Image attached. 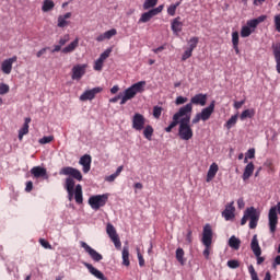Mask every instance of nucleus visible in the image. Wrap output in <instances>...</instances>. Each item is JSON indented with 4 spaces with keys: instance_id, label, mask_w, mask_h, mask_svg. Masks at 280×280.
Returning <instances> with one entry per match:
<instances>
[{
    "instance_id": "13",
    "label": "nucleus",
    "mask_w": 280,
    "mask_h": 280,
    "mask_svg": "<svg viewBox=\"0 0 280 280\" xmlns=\"http://www.w3.org/2000/svg\"><path fill=\"white\" fill-rule=\"evenodd\" d=\"M132 128L141 132L145 128V117L139 113L135 114L132 117Z\"/></svg>"
},
{
    "instance_id": "6",
    "label": "nucleus",
    "mask_w": 280,
    "mask_h": 280,
    "mask_svg": "<svg viewBox=\"0 0 280 280\" xmlns=\"http://www.w3.org/2000/svg\"><path fill=\"white\" fill-rule=\"evenodd\" d=\"M215 112V101H211L208 107L201 109L200 113H197L191 120L192 125L200 124V121H209L211 115Z\"/></svg>"
},
{
    "instance_id": "15",
    "label": "nucleus",
    "mask_w": 280,
    "mask_h": 280,
    "mask_svg": "<svg viewBox=\"0 0 280 280\" xmlns=\"http://www.w3.org/2000/svg\"><path fill=\"white\" fill-rule=\"evenodd\" d=\"M198 47V37H191L189 39V47L184 51L182 56V60L185 62V60H189L191 58L194 50Z\"/></svg>"
},
{
    "instance_id": "14",
    "label": "nucleus",
    "mask_w": 280,
    "mask_h": 280,
    "mask_svg": "<svg viewBox=\"0 0 280 280\" xmlns=\"http://www.w3.org/2000/svg\"><path fill=\"white\" fill-rule=\"evenodd\" d=\"M110 54H113V48H107L101 54L100 58L94 62V71H102L104 69V61L110 57Z\"/></svg>"
},
{
    "instance_id": "5",
    "label": "nucleus",
    "mask_w": 280,
    "mask_h": 280,
    "mask_svg": "<svg viewBox=\"0 0 280 280\" xmlns=\"http://www.w3.org/2000/svg\"><path fill=\"white\" fill-rule=\"evenodd\" d=\"M201 242L205 246L203 257L209 259V255H211V244L213 243V230L210 224L203 226Z\"/></svg>"
},
{
    "instance_id": "36",
    "label": "nucleus",
    "mask_w": 280,
    "mask_h": 280,
    "mask_svg": "<svg viewBox=\"0 0 280 280\" xmlns=\"http://www.w3.org/2000/svg\"><path fill=\"white\" fill-rule=\"evenodd\" d=\"M122 266H130V252L126 246L122 248Z\"/></svg>"
},
{
    "instance_id": "10",
    "label": "nucleus",
    "mask_w": 280,
    "mask_h": 280,
    "mask_svg": "<svg viewBox=\"0 0 280 280\" xmlns=\"http://www.w3.org/2000/svg\"><path fill=\"white\" fill-rule=\"evenodd\" d=\"M163 8L164 5L162 4L149 10L148 12L142 13L138 23H149V21H152L154 16H158V14H161V12H163Z\"/></svg>"
},
{
    "instance_id": "60",
    "label": "nucleus",
    "mask_w": 280,
    "mask_h": 280,
    "mask_svg": "<svg viewBox=\"0 0 280 280\" xmlns=\"http://www.w3.org/2000/svg\"><path fill=\"white\" fill-rule=\"evenodd\" d=\"M243 104H246V101H245V100H243V101H237V102L234 103V108H235L236 110H240V108H242V105H243Z\"/></svg>"
},
{
    "instance_id": "57",
    "label": "nucleus",
    "mask_w": 280,
    "mask_h": 280,
    "mask_svg": "<svg viewBox=\"0 0 280 280\" xmlns=\"http://www.w3.org/2000/svg\"><path fill=\"white\" fill-rule=\"evenodd\" d=\"M48 49L49 47L42 48L39 51H37L36 57L42 58L43 56H45V54H47Z\"/></svg>"
},
{
    "instance_id": "19",
    "label": "nucleus",
    "mask_w": 280,
    "mask_h": 280,
    "mask_svg": "<svg viewBox=\"0 0 280 280\" xmlns=\"http://www.w3.org/2000/svg\"><path fill=\"white\" fill-rule=\"evenodd\" d=\"M207 94L199 93L190 98V104L191 106H207Z\"/></svg>"
},
{
    "instance_id": "2",
    "label": "nucleus",
    "mask_w": 280,
    "mask_h": 280,
    "mask_svg": "<svg viewBox=\"0 0 280 280\" xmlns=\"http://www.w3.org/2000/svg\"><path fill=\"white\" fill-rule=\"evenodd\" d=\"M145 91V81H139L128 89L125 90L124 96L121 97L120 101V106H124L128 101L135 100L137 97L138 93H143Z\"/></svg>"
},
{
    "instance_id": "59",
    "label": "nucleus",
    "mask_w": 280,
    "mask_h": 280,
    "mask_svg": "<svg viewBox=\"0 0 280 280\" xmlns=\"http://www.w3.org/2000/svg\"><path fill=\"white\" fill-rule=\"evenodd\" d=\"M138 261H139V266L141 267L145 266V259H143V255H141L140 252H138Z\"/></svg>"
},
{
    "instance_id": "38",
    "label": "nucleus",
    "mask_w": 280,
    "mask_h": 280,
    "mask_svg": "<svg viewBox=\"0 0 280 280\" xmlns=\"http://www.w3.org/2000/svg\"><path fill=\"white\" fill-rule=\"evenodd\" d=\"M55 3L52 0H45L42 7L43 12H50V10H54Z\"/></svg>"
},
{
    "instance_id": "26",
    "label": "nucleus",
    "mask_w": 280,
    "mask_h": 280,
    "mask_svg": "<svg viewBox=\"0 0 280 280\" xmlns=\"http://www.w3.org/2000/svg\"><path fill=\"white\" fill-rule=\"evenodd\" d=\"M250 248L256 257H261V247L259 246L257 234H255L252 238Z\"/></svg>"
},
{
    "instance_id": "63",
    "label": "nucleus",
    "mask_w": 280,
    "mask_h": 280,
    "mask_svg": "<svg viewBox=\"0 0 280 280\" xmlns=\"http://www.w3.org/2000/svg\"><path fill=\"white\" fill-rule=\"evenodd\" d=\"M191 235H192L191 230H188L187 235H186V242H188V244H191V242H192Z\"/></svg>"
},
{
    "instance_id": "42",
    "label": "nucleus",
    "mask_w": 280,
    "mask_h": 280,
    "mask_svg": "<svg viewBox=\"0 0 280 280\" xmlns=\"http://www.w3.org/2000/svg\"><path fill=\"white\" fill-rule=\"evenodd\" d=\"M235 124H237V114L233 115L226 122H225V127L228 130H231V128H233V126H235Z\"/></svg>"
},
{
    "instance_id": "29",
    "label": "nucleus",
    "mask_w": 280,
    "mask_h": 280,
    "mask_svg": "<svg viewBox=\"0 0 280 280\" xmlns=\"http://www.w3.org/2000/svg\"><path fill=\"white\" fill-rule=\"evenodd\" d=\"M80 45V38H75L73 42H71L68 46L62 48V54H72V51H75Z\"/></svg>"
},
{
    "instance_id": "52",
    "label": "nucleus",
    "mask_w": 280,
    "mask_h": 280,
    "mask_svg": "<svg viewBox=\"0 0 280 280\" xmlns=\"http://www.w3.org/2000/svg\"><path fill=\"white\" fill-rule=\"evenodd\" d=\"M110 240L114 243L115 248L120 250L121 249V241L119 240V236H114V238H110Z\"/></svg>"
},
{
    "instance_id": "16",
    "label": "nucleus",
    "mask_w": 280,
    "mask_h": 280,
    "mask_svg": "<svg viewBox=\"0 0 280 280\" xmlns=\"http://www.w3.org/2000/svg\"><path fill=\"white\" fill-rule=\"evenodd\" d=\"M104 91L103 88H94L92 90H86L83 94H81L80 96V101L81 102H89L91 100H95V95H97L98 93H102Z\"/></svg>"
},
{
    "instance_id": "12",
    "label": "nucleus",
    "mask_w": 280,
    "mask_h": 280,
    "mask_svg": "<svg viewBox=\"0 0 280 280\" xmlns=\"http://www.w3.org/2000/svg\"><path fill=\"white\" fill-rule=\"evenodd\" d=\"M191 113H194V106L188 103L185 106L180 107L177 113H175L173 116H175V119H184V117H189V121H191Z\"/></svg>"
},
{
    "instance_id": "50",
    "label": "nucleus",
    "mask_w": 280,
    "mask_h": 280,
    "mask_svg": "<svg viewBox=\"0 0 280 280\" xmlns=\"http://www.w3.org/2000/svg\"><path fill=\"white\" fill-rule=\"evenodd\" d=\"M232 45H240V33L237 31L232 33Z\"/></svg>"
},
{
    "instance_id": "49",
    "label": "nucleus",
    "mask_w": 280,
    "mask_h": 280,
    "mask_svg": "<svg viewBox=\"0 0 280 280\" xmlns=\"http://www.w3.org/2000/svg\"><path fill=\"white\" fill-rule=\"evenodd\" d=\"M188 101H189V98H187L185 96H177L175 100V104H176V106H180L183 104H187Z\"/></svg>"
},
{
    "instance_id": "28",
    "label": "nucleus",
    "mask_w": 280,
    "mask_h": 280,
    "mask_svg": "<svg viewBox=\"0 0 280 280\" xmlns=\"http://www.w3.org/2000/svg\"><path fill=\"white\" fill-rule=\"evenodd\" d=\"M255 172V164L253 162H249L246 166L245 170L243 172V180L246 182L248 180V178H250V176H253V173Z\"/></svg>"
},
{
    "instance_id": "58",
    "label": "nucleus",
    "mask_w": 280,
    "mask_h": 280,
    "mask_svg": "<svg viewBox=\"0 0 280 280\" xmlns=\"http://www.w3.org/2000/svg\"><path fill=\"white\" fill-rule=\"evenodd\" d=\"M117 176H118V175H116V173H114V174H112V175L105 177V180H106L107 183H115V179L117 178Z\"/></svg>"
},
{
    "instance_id": "9",
    "label": "nucleus",
    "mask_w": 280,
    "mask_h": 280,
    "mask_svg": "<svg viewBox=\"0 0 280 280\" xmlns=\"http://www.w3.org/2000/svg\"><path fill=\"white\" fill-rule=\"evenodd\" d=\"M60 176H69L72 180H78L81 183L82 180V172L73 166H65L59 171Z\"/></svg>"
},
{
    "instance_id": "40",
    "label": "nucleus",
    "mask_w": 280,
    "mask_h": 280,
    "mask_svg": "<svg viewBox=\"0 0 280 280\" xmlns=\"http://www.w3.org/2000/svg\"><path fill=\"white\" fill-rule=\"evenodd\" d=\"M178 125L180 126V120L176 116H173V121L165 128V132H172Z\"/></svg>"
},
{
    "instance_id": "22",
    "label": "nucleus",
    "mask_w": 280,
    "mask_h": 280,
    "mask_svg": "<svg viewBox=\"0 0 280 280\" xmlns=\"http://www.w3.org/2000/svg\"><path fill=\"white\" fill-rule=\"evenodd\" d=\"M83 266H85V268H88L89 272L92 273L93 277H95L96 279L108 280V278H106V276H104V273H102V271H100L97 268L93 267V265H91L89 262H83Z\"/></svg>"
},
{
    "instance_id": "27",
    "label": "nucleus",
    "mask_w": 280,
    "mask_h": 280,
    "mask_svg": "<svg viewBox=\"0 0 280 280\" xmlns=\"http://www.w3.org/2000/svg\"><path fill=\"white\" fill-rule=\"evenodd\" d=\"M220 170V167L218 166V164L212 163L208 170L207 173V183H211V180H213L215 178V174H218V171Z\"/></svg>"
},
{
    "instance_id": "21",
    "label": "nucleus",
    "mask_w": 280,
    "mask_h": 280,
    "mask_svg": "<svg viewBox=\"0 0 280 280\" xmlns=\"http://www.w3.org/2000/svg\"><path fill=\"white\" fill-rule=\"evenodd\" d=\"M235 205L234 201L230 202L226 205L225 210L222 212V217L229 221V220H233V218H235Z\"/></svg>"
},
{
    "instance_id": "4",
    "label": "nucleus",
    "mask_w": 280,
    "mask_h": 280,
    "mask_svg": "<svg viewBox=\"0 0 280 280\" xmlns=\"http://www.w3.org/2000/svg\"><path fill=\"white\" fill-rule=\"evenodd\" d=\"M259 215L260 213L256 210L255 207L246 208L241 220V226H244L249 220V229H257V224L259 223Z\"/></svg>"
},
{
    "instance_id": "61",
    "label": "nucleus",
    "mask_w": 280,
    "mask_h": 280,
    "mask_svg": "<svg viewBox=\"0 0 280 280\" xmlns=\"http://www.w3.org/2000/svg\"><path fill=\"white\" fill-rule=\"evenodd\" d=\"M32 189H34V183L30 180L26 183L25 191L30 192Z\"/></svg>"
},
{
    "instance_id": "62",
    "label": "nucleus",
    "mask_w": 280,
    "mask_h": 280,
    "mask_svg": "<svg viewBox=\"0 0 280 280\" xmlns=\"http://www.w3.org/2000/svg\"><path fill=\"white\" fill-rule=\"evenodd\" d=\"M248 159H255V149H249L246 153Z\"/></svg>"
},
{
    "instance_id": "31",
    "label": "nucleus",
    "mask_w": 280,
    "mask_h": 280,
    "mask_svg": "<svg viewBox=\"0 0 280 280\" xmlns=\"http://www.w3.org/2000/svg\"><path fill=\"white\" fill-rule=\"evenodd\" d=\"M267 19H268L267 15H260L256 19L247 21V26L249 28L252 27V30H255V28H257V25H259V23H264V21H266Z\"/></svg>"
},
{
    "instance_id": "53",
    "label": "nucleus",
    "mask_w": 280,
    "mask_h": 280,
    "mask_svg": "<svg viewBox=\"0 0 280 280\" xmlns=\"http://www.w3.org/2000/svg\"><path fill=\"white\" fill-rule=\"evenodd\" d=\"M110 240L114 243L115 248L120 250L121 249V241L119 240V236H114V238H110Z\"/></svg>"
},
{
    "instance_id": "18",
    "label": "nucleus",
    "mask_w": 280,
    "mask_h": 280,
    "mask_svg": "<svg viewBox=\"0 0 280 280\" xmlns=\"http://www.w3.org/2000/svg\"><path fill=\"white\" fill-rule=\"evenodd\" d=\"M271 50H272L275 62H276L277 73H280V40L275 42L271 45Z\"/></svg>"
},
{
    "instance_id": "30",
    "label": "nucleus",
    "mask_w": 280,
    "mask_h": 280,
    "mask_svg": "<svg viewBox=\"0 0 280 280\" xmlns=\"http://www.w3.org/2000/svg\"><path fill=\"white\" fill-rule=\"evenodd\" d=\"M171 30L174 34H178L183 32V22H180V16H177L173 20L171 24Z\"/></svg>"
},
{
    "instance_id": "35",
    "label": "nucleus",
    "mask_w": 280,
    "mask_h": 280,
    "mask_svg": "<svg viewBox=\"0 0 280 280\" xmlns=\"http://www.w3.org/2000/svg\"><path fill=\"white\" fill-rule=\"evenodd\" d=\"M255 117V109H245L242 112L240 119L241 121H244V119H253Z\"/></svg>"
},
{
    "instance_id": "17",
    "label": "nucleus",
    "mask_w": 280,
    "mask_h": 280,
    "mask_svg": "<svg viewBox=\"0 0 280 280\" xmlns=\"http://www.w3.org/2000/svg\"><path fill=\"white\" fill-rule=\"evenodd\" d=\"M16 60H19V57L16 56L5 59L1 65L2 73H5V75H10L12 73V65H14Z\"/></svg>"
},
{
    "instance_id": "47",
    "label": "nucleus",
    "mask_w": 280,
    "mask_h": 280,
    "mask_svg": "<svg viewBox=\"0 0 280 280\" xmlns=\"http://www.w3.org/2000/svg\"><path fill=\"white\" fill-rule=\"evenodd\" d=\"M51 141H54V136H45V137H43L42 139H39V143L42 144V145H45V144H47V143H51Z\"/></svg>"
},
{
    "instance_id": "43",
    "label": "nucleus",
    "mask_w": 280,
    "mask_h": 280,
    "mask_svg": "<svg viewBox=\"0 0 280 280\" xmlns=\"http://www.w3.org/2000/svg\"><path fill=\"white\" fill-rule=\"evenodd\" d=\"M178 5H180V2H176L175 4H171L167 8V14L170 16H176V10H177Z\"/></svg>"
},
{
    "instance_id": "24",
    "label": "nucleus",
    "mask_w": 280,
    "mask_h": 280,
    "mask_svg": "<svg viewBox=\"0 0 280 280\" xmlns=\"http://www.w3.org/2000/svg\"><path fill=\"white\" fill-rule=\"evenodd\" d=\"M31 174L35 177V178H49V176H47V168L42 167V166H35L31 170Z\"/></svg>"
},
{
    "instance_id": "41",
    "label": "nucleus",
    "mask_w": 280,
    "mask_h": 280,
    "mask_svg": "<svg viewBox=\"0 0 280 280\" xmlns=\"http://www.w3.org/2000/svg\"><path fill=\"white\" fill-rule=\"evenodd\" d=\"M159 3V0H144L143 10H152Z\"/></svg>"
},
{
    "instance_id": "1",
    "label": "nucleus",
    "mask_w": 280,
    "mask_h": 280,
    "mask_svg": "<svg viewBox=\"0 0 280 280\" xmlns=\"http://www.w3.org/2000/svg\"><path fill=\"white\" fill-rule=\"evenodd\" d=\"M65 189L67 190L69 202L73 200V196L77 205H82V202H84V197L82 195V185L78 184L75 186V180L73 178H66Z\"/></svg>"
},
{
    "instance_id": "8",
    "label": "nucleus",
    "mask_w": 280,
    "mask_h": 280,
    "mask_svg": "<svg viewBox=\"0 0 280 280\" xmlns=\"http://www.w3.org/2000/svg\"><path fill=\"white\" fill-rule=\"evenodd\" d=\"M88 202L91 209L98 211L102 207H106V203L108 202V194L91 196Z\"/></svg>"
},
{
    "instance_id": "39",
    "label": "nucleus",
    "mask_w": 280,
    "mask_h": 280,
    "mask_svg": "<svg viewBox=\"0 0 280 280\" xmlns=\"http://www.w3.org/2000/svg\"><path fill=\"white\" fill-rule=\"evenodd\" d=\"M144 137L148 141H152V135H154V128L151 125H148L143 130Z\"/></svg>"
},
{
    "instance_id": "48",
    "label": "nucleus",
    "mask_w": 280,
    "mask_h": 280,
    "mask_svg": "<svg viewBox=\"0 0 280 280\" xmlns=\"http://www.w3.org/2000/svg\"><path fill=\"white\" fill-rule=\"evenodd\" d=\"M8 93H10V85L0 83V95H5Z\"/></svg>"
},
{
    "instance_id": "44",
    "label": "nucleus",
    "mask_w": 280,
    "mask_h": 280,
    "mask_svg": "<svg viewBox=\"0 0 280 280\" xmlns=\"http://www.w3.org/2000/svg\"><path fill=\"white\" fill-rule=\"evenodd\" d=\"M253 34V30H250V26H243L241 30V36L242 38H248Z\"/></svg>"
},
{
    "instance_id": "3",
    "label": "nucleus",
    "mask_w": 280,
    "mask_h": 280,
    "mask_svg": "<svg viewBox=\"0 0 280 280\" xmlns=\"http://www.w3.org/2000/svg\"><path fill=\"white\" fill-rule=\"evenodd\" d=\"M178 137L182 141H189L190 139H194V129H191V120H189V116L180 118Z\"/></svg>"
},
{
    "instance_id": "37",
    "label": "nucleus",
    "mask_w": 280,
    "mask_h": 280,
    "mask_svg": "<svg viewBox=\"0 0 280 280\" xmlns=\"http://www.w3.org/2000/svg\"><path fill=\"white\" fill-rule=\"evenodd\" d=\"M106 233H107V235H108V237H109L110 240H113L114 237L119 236V235L117 234V230L115 229V225H114V224H110V223H108L107 226H106Z\"/></svg>"
},
{
    "instance_id": "56",
    "label": "nucleus",
    "mask_w": 280,
    "mask_h": 280,
    "mask_svg": "<svg viewBox=\"0 0 280 280\" xmlns=\"http://www.w3.org/2000/svg\"><path fill=\"white\" fill-rule=\"evenodd\" d=\"M273 22H275L276 30L280 32V14L275 15Z\"/></svg>"
},
{
    "instance_id": "45",
    "label": "nucleus",
    "mask_w": 280,
    "mask_h": 280,
    "mask_svg": "<svg viewBox=\"0 0 280 280\" xmlns=\"http://www.w3.org/2000/svg\"><path fill=\"white\" fill-rule=\"evenodd\" d=\"M104 36H105L106 40H110V38H113V36H117V30L112 28V30L105 32Z\"/></svg>"
},
{
    "instance_id": "51",
    "label": "nucleus",
    "mask_w": 280,
    "mask_h": 280,
    "mask_svg": "<svg viewBox=\"0 0 280 280\" xmlns=\"http://www.w3.org/2000/svg\"><path fill=\"white\" fill-rule=\"evenodd\" d=\"M70 39L71 36L69 34H66L59 39V45L63 47V45H67V43H69Z\"/></svg>"
},
{
    "instance_id": "34",
    "label": "nucleus",
    "mask_w": 280,
    "mask_h": 280,
    "mask_svg": "<svg viewBox=\"0 0 280 280\" xmlns=\"http://www.w3.org/2000/svg\"><path fill=\"white\" fill-rule=\"evenodd\" d=\"M242 244V241L235 236H231L229 240V246L230 248H233L234 250H240V246Z\"/></svg>"
},
{
    "instance_id": "55",
    "label": "nucleus",
    "mask_w": 280,
    "mask_h": 280,
    "mask_svg": "<svg viewBox=\"0 0 280 280\" xmlns=\"http://www.w3.org/2000/svg\"><path fill=\"white\" fill-rule=\"evenodd\" d=\"M39 244L43 246V248H47L50 250L51 244H49L45 238H39Z\"/></svg>"
},
{
    "instance_id": "25",
    "label": "nucleus",
    "mask_w": 280,
    "mask_h": 280,
    "mask_svg": "<svg viewBox=\"0 0 280 280\" xmlns=\"http://www.w3.org/2000/svg\"><path fill=\"white\" fill-rule=\"evenodd\" d=\"M30 124H32V118L26 117L24 119V124L22 126V128L19 130V140L23 141V137H25V135H27L30 132Z\"/></svg>"
},
{
    "instance_id": "64",
    "label": "nucleus",
    "mask_w": 280,
    "mask_h": 280,
    "mask_svg": "<svg viewBox=\"0 0 280 280\" xmlns=\"http://www.w3.org/2000/svg\"><path fill=\"white\" fill-rule=\"evenodd\" d=\"M265 167H268L272 172V160H266L264 163Z\"/></svg>"
},
{
    "instance_id": "33",
    "label": "nucleus",
    "mask_w": 280,
    "mask_h": 280,
    "mask_svg": "<svg viewBox=\"0 0 280 280\" xmlns=\"http://www.w3.org/2000/svg\"><path fill=\"white\" fill-rule=\"evenodd\" d=\"M175 257L180 266H185L187 262V259L185 258V250L180 247L176 249Z\"/></svg>"
},
{
    "instance_id": "32",
    "label": "nucleus",
    "mask_w": 280,
    "mask_h": 280,
    "mask_svg": "<svg viewBox=\"0 0 280 280\" xmlns=\"http://www.w3.org/2000/svg\"><path fill=\"white\" fill-rule=\"evenodd\" d=\"M67 19H71V12H68L63 15H59L58 20H57V26L59 27H68L69 25V21H67Z\"/></svg>"
},
{
    "instance_id": "7",
    "label": "nucleus",
    "mask_w": 280,
    "mask_h": 280,
    "mask_svg": "<svg viewBox=\"0 0 280 280\" xmlns=\"http://www.w3.org/2000/svg\"><path fill=\"white\" fill-rule=\"evenodd\" d=\"M277 213L280 215V201L277 206L271 207L268 212V226L271 235L277 233V225L279 224V215Z\"/></svg>"
},
{
    "instance_id": "54",
    "label": "nucleus",
    "mask_w": 280,
    "mask_h": 280,
    "mask_svg": "<svg viewBox=\"0 0 280 280\" xmlns=\"http://www.w3.org/2000/svg\"><path fill=\"white\" fill-rule=\"evenodd\" d=\"M228 266H229V268H232V269L240 268V261L238 260H229Z\"/></svg>"
},
{
    "instance_id": "20",
    "label": "nucleus",
    "mask_w": 280,
    "mask_h": 280,
    "mask_svg": "<svg viewBox=\"0 0 280 280\" xmlns=\"http://www.w3.org/2000/svg\"><path fill=\"white\" fill-rule=\"evenodd\" d=\"M86 73V65H77L72 68V80H82Z\"/></svg>"
},
{
    "instance_id": "46",
    "label": "nucleus",
    "mask_w": 280,
    "mask_h": 280,
    "mask_svg": "<svg viewBox=\"0 0 280 280\" xmlns=\"http://www.w3.org/2000/svg\"><path fill=\"white\" fill-rule=\"evenodd\" d=\"M162 113H163V107H159V106L153 107V117L155 119H160Z\"/></svg>"
},
{
    "instance_id": "23",
    "label": "nucleus",
    "mask_w": 280,
    "mask_h": 280,
    "mask_svg": "<svg viewBox=\"0 0 280 280\" xmlns=\"http://www.w3.org/2000/svg\"><path fill=\"white\" fill-rule=\"evenodd\" d=\"M91 162H92V159H91V155L89 154H85L80 158L79 165H82L83 174H89V172H91Z\"/></svg>"
},
{
    "instance_id": "11",
    "label": "nucleus",
    "mask_w": 280,
    "mask_h": 280,
    "mask_svg": "<svg viewBox=\"0 0 280 280\" xmlns=\"http://www.w3.org/2000/svg\"><path fill=\"white\" fill-rule=\"evenodd\" d=\"M81 248H84L85 253L93 259V261H102L104 259V256L102 254L97 253L93 247H91L86 242L81 241L80 242Z\"/></svg>"
}]
</instances>
